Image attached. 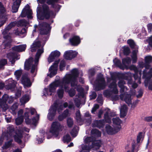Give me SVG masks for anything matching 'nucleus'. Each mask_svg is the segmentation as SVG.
Returning <instances> with one entry per match:
<instances>
[{"label":"nucleus","instance_id":"46","mask_svg":"<svg viewBox=\"0 0 152 152\" xmlns=\"http://www.w3.org/2000/svg\"><path fill=\"white\" fill-rule=\"evenodd\" d=\"M67 123L68 126L69 127H71L73 125V121L72 118H68L67 120Z\"/></svg>","mask_w":152,"mask_h":152},{"label":"nucleus","instance_id":"43","mask_svg":"<svg viewBox=\"0 0 152 152\" xmlns=\"http://www.w3.org/2000/svg\"><path fill=\"white\" fill-rule=\"evenodd\" d=\"M0 18L2 15L5 14L6 12L5 9L1 2H0Z\"/></svg>","mask_w":152,"mask_h":152},{"label":"nucleus","instance_id":"10","mask_svg":"<svg viewBox=\"0 0 152 152\" xmlns=\"http://www.w3.org/2000/svg\"><path fill=\"white\" fill-rule=\"evenodd\" d=\"M28 24V22L24 20H20L17 22H13L10 23L9 25L3 30L2 32V34L4 35V38L6 39H10V36L5 35L9 30L12 27L14 26L16 24L18 26H26Z\"/></svg>","mask_w":152,"mask_h":152},{"label":"nucleus","instance_id":"28","mask_svg":"<svg viewBox=\"0 0 152 152\" xmlns=\"http://www.w3.org/2000/svg\"><path fill=\"white\" fill-rule=\"evenodd\" d=\"M26 47V45H20L14 46L12 49L17 52H22L25 50Z\"/></svg>","mask_w":152,"mask_h":152},{"label":"nucleus","instance_id":"11","mask_svg":"<svg viewBox=\"0 0 152 152\" xmlns=\"http://www.w3.org/2000/svg\"><path fill=\"white\" fill-rule=\"evenodd\" d=\"M57 109H58V112H60L61 110L63 109L62 106L58 104L57 102H55L49 109V113L47 115V117L48 120L51 121L54 119V116L56 113V111Z\"/></svg>","mask_w":152,"mask_h":152},{"label":"nucleus","instance_id":"9","mask_svg":"<svg viewBox=\"0 0 152 152\" xmlns=\"http://www.w3.org/2000/svg\"><path fill=\"white\" fill-rule=\"evenodd\" d=\"M92 135L91 137H87L84 139L85 142L88 143L92 142V146L94 149H98L101 144V141L99 140H96L95 137H99L101 136V133L96 129H93L91 131Z\"/></svg>","mask_w":152,"mask_h":152},{"label":"nucleus","instance_id":"63","mask_svg":"<svg viewBox=\"0 0 152 152\" xmlns=\"http://www.w3.org/2000/svg\"><path fill=\"white\" fill-rule=\"evenodd\" d=\"M14 33L16 35H19L20 34V32L17 28L14 31Z\"/></svg>","mask_w":152,"mask_h":152},{"label":"nucleus","instance_id":"41","mask_svg":"<svg viewBox=\"0 0 152 152\" xmlns=\"http://www.w3.org/2000/svg\"><path fill=\"white\" fill-rule=\"evenodd\" d=\"M71 140V138L68 134L64 136L63 138V141L64 143H68Z\"/></svg>","mask_w":152,"mask_h":152},{"label":"nucleus","instance_id":"29","mask_svg":"<svg viewBox=\"0 0 152 152\" xmlns=\"http://www.w3.org/2000/svg\"><path fill=\"white\" fill-rule=\"evenodd\" d=\"M44 134L45 131L44 130H42L40 131L39 134L37 135L38 138L37 139L38 143H40L43 142Z\"/></svg>","mask_w":152,"mask_h":152},{"label":"nucleus","instance_id":"17","mask_svg":"<svg viewBox=\"0 0 152 152\" xmlns=\"http://www.w3.org/2000/svg\"><path fill=\"white\" fill-rule=\"evenodd\" d=\"M59 62V61H55L53 65L50 68L49 71L50 74L48 75L50 77H52L56 74Z\"/></svg>","mask_w":152,"mask_h":152},{"label":"nucleus","instance_id":"4","mask_svg":"<svg viewBox=\"0 0 152 152\" xmlns=\"http://www.w3.org/2000/svg\"><path fill=\"white\" fill-rule=\"evenodd\" d=\"M13 137L15 141L19 143L21 142V139L22 138V132L20 131H18L15 132L14 127L12 126H10L7 128V131L6 133H3L0 138V145H1L4 140H10L7 142L5 143L3 146V148L7 149L11 145L12 142V138Z\"/></svg>","mask_w":152,"mask_h":152},{"label":"nucleus","instance_id":"51","mask_svg":"<svg viewBox=\"0 0 152 152\" xmlns=\"http://www.w3.org/2000/svg\"><path fill=\"white\" fill-rule=\"evenodd\" d=\"M18 106V104L17 103H14L11 107V109L13 112L15 113V111L17 109Z\"/></svg>","mask_w":152,"mask_h":152},{"label":"nucleus","instance_id":"39","mask_svg":"<svg viewBox=\"0 0 152 152\" xmlns=\"http://www.w3.org/2000/svg\"><path fill=\"white\" fill-rule=\"evenodd\" d=\"M22 72V71L21 69L18 70H16L15 73L14 74L18 80L20 78Z\"/></svg>","mask_w":152,"mask_h":152},{"label":"nucleus","instance_id":"40","mask_svg":"<svg viewBox=\"0 0 152 152\" xmlns=\"http://www.w3.org/2000/svg\"><path fill=\"white\" fill-rule=\"evenodd\" d=\"M7 56L9 59L10 61L12 64H14L15 62V56L12 53H10L7 55Z\"/></svg>","mask_w":152,"mask_h":152},{"label":"nucleus","instance_id":"25","mask_svg":"<svg viewBox=\"0 0 152 152\" xmlns=\"http://www.w3.org/2000/svg\"><path fill=\"white\" fill-rule=\"evenodd\" d=\"M2 101L0 103V109L2 108L4 111L7 110L8 108V106L6 102L7 101V98L4 97V95L2 97Z\"/></svg>","mask_w":152,"mask_h":152},{"label":"nucleus","instance_id":"13","mask_svg":"<svg viewBox=\"0 0 152 152\" xmlns=\"http://www.w3.org/2000/svg\"><path fill=\"white\" fill-rule=\"evenodd\" d=\"M106 86L103 75L99 74L98 75L95 82L94 87L96 91L104 89Z\"/></svg>","mask_w":152,"mask_h":152},{"label":"nucleus","instance_id":"30","mask_svg":"<svg viewBox=\"0 0 152 152\" xmlns=\"http://www.w3.org/2000/svg\"><path fill=\"white\" fill-rule=\"evenodd\" d=\"M125 84V82L123 80H120L118 83V86L121 88L120 91L121 92H123L127 90V88L124 86Z\"/></svg>","mask_w":152,"mask_h":152},{"label":"nucleus","instance_id":"48","mask_svg":"<svg viewBox=\"0 0 152 152\" xmlns=\"http://www.w3.org/2000/svg\"><path fill=\"white\" fill-rule=\"evenodd\" d=\"M127 42L132 48H134V47L135 45L133 40L132 39L128 40L127 41Z\"/></svg>","mask_w":152,"mask_h":152},{"label":"nucleus","instance_id":"15","mask_svg":"<svg viewBox=\"0 0 152 152\" xmlns=\"http://www.w3.org/2000/svg\"><path fill=\"white\" fill-rule=\"evenodd\" d=\"M40 32L42 34H48L50 29V25L46 23H43L39 25Z\"/></svg>","mask_w":152,"mask_h":152},{"label":"nucleus","instance_id":"58","mask_svg":"<svg viewBox=\"0 0 152 152\" xmlns=\"http://www.w3.org/2000/svg\"><path fill=\"white\" fill-rule=\"evenodd\" d=\"M147 27L149 32H151L152 29V24H148L147 25Z\"/></svg>","mask_w":152,"mask_h":152},{"label":"nucleus","instance_id":"5","mask_svg":"<svg viewBox=\"0 0 152 152\" xmlns=\"http://www.w3.org/2000/svg\"><path fill=\"white\" fill-rule=\"evenodd\" d=\"M145 62H140L139 63V66L143 68L144 66L145 69L143 73V78L145 79V86H148V83L149 80L152 76V68H151L150 64L152 61V57L147 56L145 57Z\"/></svg>","mask_w":152,"mask_h":152},{"label":"nucleus","instance_id":"57","mask_svg":"<svg viewBox=\"0 0 152 152\" xmlns=\"http://www.w3.org/2000/svg\"><path fill=\"white\" fill-rule=\"evenodd\" d=\"M96 96V94L95 92H93L92 93V95H91L90 99H95Z\"/></svg>","mask_w":152,"mask_h":152},{"label":"nucleus","instance_id":"22","mask_svg":"<svg viewBox=\"0 0 152 152\" xmlns=\"http://www.w3.org/2000/svg\"><path fill=\"white\" fill-rule=\"evenodd\" d=\"M8 81L9 83L8 84L5 86V88L8 90L10 89L11 90H13L16 86V82L12 80L11 78L9 79Z\"/></svg>","mask_w":152,"mask_h":152},{"label":"nucleus","instance_id":"59","mask_svg":"<svg viewBox=\"0 0 152 152\" xmlns=\"http://www.w3.org/2000/svg\"><path fill=\"white\" fill-rule=\"evenodd\" d=\"M138 103V101H136L134 102H133L132 104H131V107L134 108L137 105Z\"/></svg>","mask_w":152,"mask_h":152},{"label":"nucleus","instance_id":"49","mask_svg":"<svg viewBox=\"0 0 152 152\" xmlns=\"http://www.w3.org/2000/svg\"><path fill=\"white\" fill-rule=\"evenodd\" d=\"M95 74L94 70L93 69H91L88 71V76L90 79Z\"/></svg>","mask_w":152,"mask_h":152},{"label":"nucleus","instance_id":"55","mask_svg":"<svg viewBox=\"0 0 152 152\" xmlns=\"http://www.w3.org/2000/svg\"><path fill=\"white\" fill-rule=\"evenodd\" d=\"M21 91L20 90H18L15 94V98L17 99L20 97L21 95Z\"/></svg>","mask_w":152,"mask_h":152},{"label":"nucleus","instance_id":"44","mask_svg":"<svg viewBox=\"0 0 152 152\" xmlns=\"http://www.w3.org/2000/svg\"><path fill=\"white\" fill-rule=\"evenodd\" d=\"M4 97L7 98L8 100L7 102L10 103H12L14 100V97H12L11 96H9L7 94H4Z\"/></svg>","mask_w":152,"mask_h":152},{"label":"nucleus","instance_id":"24","mask_svg":"<svg viewBox=\"0 0 152 152\" xmlns=\"http://www.w3.org/2000/svg\"><path fill=\"white\" fill-rule=\"evenodd\" d=\"M104 124L103 120L95 121L92 124L93 127H97L99 128H102Z\"/></svg>","mask_w":152,"mask_h":152},{"label":"nucleus","instance_id":"56","mask_svg":"<svg viewBox=\"0 0 152 152\" xmlns=\"http://www.w3.org/2000/svg\"><path fill=\"white\" fill-rule=\"evenodd\" d=\"M147 41L149 43V45L152 47V36L150 37Z\"/></svg>","mask_w":152,"mask_h":152},{"label":"nucleus","instance_id":"26","mask_svg":"<svg viewBox=\"0 0 152 152\" xmlns=\"http://www.w3.org/2000/svg\"><path fill=\"white\" fill-rule=\"evenodd\" d=\"M69 40L71 44L74 46L78 45L80 42V39L79 37L77 36H74Z\"/></svg>","mask_w":152,"mask_h":152},{"label":"nucleus","instance_id":"34","mask_svg":"<svg viewBox=\"0 0 152 152\" xmlns=\"http://www.w3.org/2000/svg\"><path fill=\"white\" fill-rule=\"evenodd\" d=\"M58 0H38L37 2L39 4H43L46 2L48 4H52L54 1H56Z\"/></svg>","mask_w":152,"mask_h":152},{"label":"nucleus","instance_id":"37","mask_svg":"<svg viewBox=\"0 0 152 152\" xmlns=\"http://www.w3.org/2000/svg\"><path fill=\"white\" fill-rule=\"evenodd\" d=\"M78 130L79 128L78 126H76L74 127L71 132V135L73 137H75L77 135Z\"/></svg>","mask_w":152,"mask_h":152},{"label":"nucleus","instance_id":"31","mask_svg":"<svg viewBox=\"0 0 152 152\" xmlns=\"http://www.w3.org/2000/svg\"><path fill=\"white\" fill-rule=\"evenodd\" d=\"M30 97L28 95L23 96L20 99V102L21 104H24L29 100Z\"/></svg>","mask_w":152,"mask_h":152},{"label":"nucleus","instance_id":"16","mask_svg":"<svg viewBox=\"0 0 152 152\" xmlns=\"http://www.w3.org/2000/svg\"><path fill=\"white\" fill-rule=\"evenodd\" d=\"M121 129V126L113 128L109 125H107L105 127L106 131L109 134H113L118 132Z\"/></svg>","mask_w":152,"mask_h":152},{"label":"nucleus","instance_id":"12","mask_svg":"<svg viewBox=\"0 0 152 152\" xmlns=\"http://www.w3.org/2000/svg\"><path fill=\"white\" fill-rule=\"evenodd\" d=\"M63 127L59 122L55 121L52 123L50 132L53 136L57 137L59 135V131H62Z\"/></svg>","mask_w":152,"mask_h":152},{"label":"nucleus","instance_id":"19","mask_svg":"<svg viewBox=\"0 0 152 152\" xmlns=\"http://www.w3.org/2000/svg\"><path fill=\"white\" fill-rule=\"evenodd\" d=\"M120 98L121 100L124 101L128 105L131 104L132 98L130 94L125 93L121 95Z\"/></svg>","mask_w":152,"mask_h":152},{"label":"nucleus","instance_id":"38","mask_svg":"<svg viewBox=\"0 0 152 152\" xmlns=\"http://www.w3.org/2000/svg\"><path fill=\"white\" fill-rule=\"evenodd\" d=\"M113 121L114 124L118 126V127L119 126H121L120 125L121 123V121L117 117L113 118Z\"/></svg>","mask_w":152,"mask_h":152},{"label":"nucleus","instance_id":"45","mask_svg":"<svg viewBox=\"0 0 152 152\" xmlns=\"http://www.w3.org/2000/svg\"><path fill=\"white\" fill-rule=\"evenodd\" d=\"M143 135L142 133L140 132L139 133L138 135L137 136V143H139L143 139Z\"/></svg>","mask_w":152,"mask_h":152},{"label":"nucleus","instance_id":"27","mask_svg":"<svg viewBox=\"0 0 152 152\" xmlns=\"http://www.w3.org/2000/svg\"><path fill=\"white\" fill-rule=\"evenodd\" d=\"M21 2V0H16L14 2L12 7V12H16L18 11Z\"/></svg>","mask_w":152,"mask_h":152},{"label":"nucleus","instance_id":"6","mask_svg":"<svg viewBox=\"0 0 152 152\" xmlns=\"http://www.w3.org/2000/svg\"><path fill=\"white\" fill-rule=\"evenodd\" d=\"M117 78V75L115 73L111 74V77L107 78V82L108 83L112 82L109 85V87L110 89V92L108 90H105L104 92V96L107 97H111L113 100H116L118 99L117 95H115L113 97L112 96L111 93L116 94L118 93V91L117 88V86L116 83V79Z\"/></svg>","mask_w":152,"mask_h":152},{"label":"nucleus","instance_id":"50","mask_svg":"<svg viewBox=\"0 0 152 152\" xmlns=\"http://www.w3.org/2000/svg\"><path fill=\"white\" fill-rule=\"evenodd\" d=\"M65 64L64 61L62 60L61 61L60 65V69L61 71L63 70L65 68Z\"/></svg>","mask_w":152,"mask_h":152},{"label":"nucleus","instance_id":"64","mask_svg":"<svg viewBox=\"0 0 152 152\" xmlns=\"http://www.w3.org/2000/svg\"><path fill=\"white\" fill-rule=\"evenodd\" d=\"M148 88L149 89L152 90V82L149 84L148 86Z\"/></svg>","mask_w":152,"mask_h":152},{"label":"nucleus","instance_id":"62","mask_svg":"<svg viewBox=\"0 0 152 152\" xmlns=\"http://www.w3.org/2000/svg\"><path fill=\"white\" fill-rule=\"evenodd\" d=\"M103 113V112L102 110H100L98 114V117L99 118H100L101 117V115Z\"/></svg>","mask_w":152,"mask_h":152},{"label":"nucleus","instance_id":"60","mask_svg":"<svg viewBox=\"0 0 152 152\" xmlns=\"http://www.w3.org/2000/svg\"><path fill=\"white\" fill-rule=\"evenodd\" d=\"M152 118L151 116L147 117L145 118V121L149 122L152 121Z\"/></svg>","mask_w":152,"mask_h":152},{"label":"nucleus","instance_id":"52","mask_svg":"<svg viewBox=\"0 0 152 152\" xmlns=\"http://www.w3.org/2000/svg\"><path fill=\"white\" fill-rule=\"evenodd\" d=\"M129 47L125 46L124 48V53L125 55H128L129 53Z\"/></svg>","mask_w":152,"mask_h":152},{"label":"nucleus","instance_id":"32","mask_svg":"<svg viewBox=\"0 0 152 152\" xmlns=\"http://www.w3.org/2000/svg\"><path fill=\"white\" fill-rule=\"evenodd\" d=\"M105 110L106 111L104 115V119L106 122L109 123L111 122V119L108 115L110 112V110L108 108H106Z\"/></svg>","mask_w":152,"mask_h":152},{"label":"nucleus","instance_id":"7","mask_svg":"<svg viewBox=\"0 0 152 152\" xmlns=\"http://www.w3.org/2000/svg\"><path fill=\"white\" fill-rule=\"evenodd\" d=\"M26 112L24 114L25 121L27 124H35L38 121L39 115L37 113L35 109L33 108H25Z\"/></svg>","mask_w":152,"mask_h":152},{"label":"nucleus","instance_id":"36","mask_svg":"<svg viewBox=\"0 0 152 152\" xmlns=\"http://www.w3.org/2000/svg\"><path fill=\"white\" fill-rule=\"evenodd\" d=\"M63 115L62 118H61V116H62V115H59L58 117V119L60 121H62L64 118H65L68 115L69 111L68 110H66L65 111H64L62 114Z\"/></svg>","mask_w":152,"mask_h":152},{"label":"nucleus","instance_id":"2","mask_svg":"<svg viewBox=\"0 0 152 152\" xmlns=\"http://www.w3.org/2000/svg\"><path fill=\"white\" fill-rule=\"evenodd\" d=\"M131 58L128 57L122 59V65L121 63L119 60L115 58L113 61L114 63L117 66H118L121 69H129L131 70H133L135 73L134 75V77L135 79V81H133L131 79V77L132 75V74L128 72L125 75V77L127 76H129V77H125V79L128 80V84L129 86H131L134 88H135L138 86V85L136 83H141V71H139L137 68L134 66L132 65L129 67L128 65L130 64L131 62Z\"/></svg>","mask_w":152,"mask_h":152},{"label":"nucleus","instance_id":"1","mask_svg":"<svg viewBox=\"0 0 152 152\" xmlns=\"http://www.w3.org/2000/svg\"><path fill=\"white\" fill-rule=\"evenodd\" d=\"M71 72V74H66L61 81L59 80L55 81L50 85L49 88H45L42 95L47 96L51 95L52 93L54 92L56 88L58 86L59 89L57 90V93L59 98H61L63 96L64 89L65 92L68 93L70 96H73L75 94V91L72 89L69 90V86L70 82L71 86L76 88L78 92V97L75 98L74 101L76 106L78 107H79L80 104V98L83 97L84 95L82 88L77 85V78L79 77V76H82L83 73L76 69H72Z\"/></svg>","mask_w":152,"mask_h":152},{"label":"nucleus","instance_id":"18","mask_svg":"<svg viewBox=\"0 0 152 152\" xmlns=\"http://www.w3.org/2000/svg\"><path fill=\"white\" fill-rule=\"evenodd\" d=\"M77 53L72 50H69L66 51L64 54V58L67 60H71L76 57Z\"/></svg>","mask_w":152,"mask_h":152},{"label":"nucleus","instance_id":"61","mask_svg":"<svg viewBox=\"0 0 152 152\" xmlns=\"http://www.w3.org/2000/svg\"><path fill=\"white\" fill-rule=\"evenodd\" d=\"M26 32V29L25 28H23L20 32V34H24Z\"/></svg>","mask_w":152,"mask_h":152},{"label":"nucleus","instance_id":"53","mask_svg":"<svg viewBox=\"0 0 152 152\" xmlns=\"http://www.w3.org/2000/svg\"><path fill=\"white\" fill-rule=\"evenodd\" d=\"M143 92L142 89H140L137 92L136 96L137 98L141 97L143 94Z\"/></svg>","mask_w":152,"mask_h":152},{"label":"nucleus","instance_id":"33","mask_svg":"<svg viewBox=\"0 0 152 152\" xmlns=\"http://www.w3.org/2000/svg\"><path fill=\"white\" fill-rule=\"evenodd\" d=\"M120 113L121 117H124L126 115L127 108L126 105L124 104L121 107L120 109Z\"/></svg>","mask_w":152,"mask_h":152},{"label":"nucleus","instance_id":"35","mask_svg":"<svg viewBox=\"0 0 152 152\" xmlns=\"http://www.w3.org/2000/svg\"><path fill=\"white\" fill-rule=\"evenodd\" d=\"M137 50H134L132 52V62L134 63L136 62L137 59Z\"/></svg>","mask_w":152,"mask_h":152},{"label":"nucleus","instance_id":"20","mask_svg":"<svg viewBox=\"0 0 152 152\" xmlns=\"http://www.w3.org/2000/svg\"><path fill=\"white\" fill-rule=\"evenodd\" d=\"M60 55V53L58 51L55 50L52 52L48 58V61L49 63L53 62L56 58L59 57Z\"/></svg>","mask_w":152,"mask_h":152},{"label":"nucleus","instance_id":"47","mask_svg":"<svg viewBox=\"0 0 152 152\" xmlns=\"http://www.w3.org/2000/svg\"><path fill=\"white\" fill-rule=\"evenodd\" d=\"M7 63L6 59H3L0 61V69H1Z\"/></svg>","mask_w":152,"mask_h":152},{"label":"nucleus","instance_id":"8","mask_svg":"<svg viewBox=\"0 0 152 152\" xmlns=\"http://www.w3.org/2000/svg\"><path fill=\"white\" fill-rule=\"evenodd\" d=\"M37 15L38 19L43 20L44 18L46 19L54 18L55 14L52 11H50L48 7L45 4L42 6L41 9L39 6L37 7Z\"/></svg>","mask_w":152,"mask_h":152},{"label":"nucleus","instance_id":"3","mask_svg":"<svg viewBox=\"0 0 152 152\" xmlns=\"http://www.w3.org/2000/svg\"><path fill=\"white\" fill-rule=\"evenodd\" d=\"M45 43L44 41L43 42H40L37 40L35 41L31 46V51L32 52L35 51L37 49V51L35 56V60L33 61L32 58H30L26 61L25 63V69L29 70L31 69V72L33 74L34 76H35L37 71V65L38 64L39 59L41 54L44 52L43 47Z\"/></svg>","mask_w":152,"mask_h":152},{"label":"nucleus","instance_id":"21","mask_svg":"<svg viewBox=\"0 0 152 152\" xmlns=\"http://www.w3.org/2000/svg\"><path fill=\"white\" fill-rule=\"evenodd\" d=\"M23 113V110H20L18 112V117L15 119L16 124L17 125L20 124L23 121V116L22 115Z\"/></svg>","mask_w":152,"mask_h":152},{"label":"nucleus","instance_id":"42","mask_svg":"<svg viewBox=\"0 0 152 152\" xmlns=\"http://www.w3.org/2000/svg\"><path fill=\"white\" fill-rule=\"evenodd\" d=\"M75 118L78 122H81L82 119L81 117L80 111L79 110L77 111L75 114Z\"/></svg>","mask_w":152,"mask_h":152},{"label":"nucleus","instance_id":"54","mask_svg":"<svg viewBox=\"0 0 152 152\" xmlns=\"http://www.w3.org/2000/svg\"><path fill=\"white\" fill-rule=\"evenodd\" d=\"M99 106L97 104H95L94 107L92 108L91 110V112L94 113V112L99 108Z\"/></svg>","mask_w":152,"mask_h":152},{"label":"nucleus","instance_id":"23","mask_svg":"<svg viewBox=\"0 0 152 152\" xmlns=\"http://www.w3.org/2000/svg\"><path fill=\"white\" fill-rule=\"evenodd\" d=\"M21 83L24 86L26 87H30L31 85L29 79L26 75L23 76L21 80Z\"/></svg>","mask_w":152,"mask_h":152},{"label":"nucleus","instance_id":"14","mask_svg":"<svg viewBox=\"0 0 152 152\" xmlns=\"http://www.w3.org/2000/svg\"><path fill=\"white\" fill-rule=\"evenodd\" d=\"M32 10L30 9L29 5L27 4L23 10L20 16L23 17L27 16L28 19H31L32 17Z\"/></svg>","mask_w":152,"mask_h":152}]
</instances>
